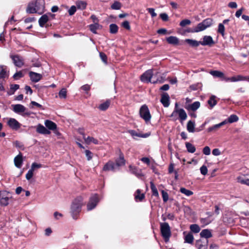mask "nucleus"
<instances>
[{"label":"nucleus","instance_id":"nucleus-1","mask_svg":"<svg viewBox=\"0 0 249 249\" xmlns=\"http://www.w3.org/2000/svg\"><path fill=\"white\" fill-rule=\"evenodd\" d=\"M159 73L157 72L155 74L153 73V70L150 69L146 71L143 73L141 77V80L144 82H151L152 83H162L164 79L162 76H159Z\"/></svg>","mask_w":249,"mask_h":249},{"label":"nucleus","instance_id":"nucleus-2","mask_svg":"<svg viewBox=\"0 0 249 249\" xmlns=\"http://www.w3.org/2000/svg\"><path fill=\"white\" fill-rule=\"evenodd\" d=\"M45 8L44 0H36L35 1L29 2L28 4L26 12L30 14L37 13L41 14Z\"/></svg>","mask_w":249,"mask_h":249},{"label":"nucleus","instance_id":"nucleus-3","mask_svg":"<svg viewBox=\"0 0 249 249\" xmlns=\"http://www.w3.org/2000/svg\"><path fill=\"white\" fill-rule=\"evenodd\" d=\"M178 115L181 122L185 121L187 117L185 110L183 108H179L178 103H176L174 110L170 117L172 118L174 121H176L178 119Z\"/></svg>","mask_w":249,"mask_h":249},{"label":"nucleus","instance_id":"nucleus-4","mask_svg":"<svg viewBox=\"0 0 249 249\" xmlns=\"http://www.w3.org/2000/svg\"><path fill=\"white\" fill-rule=\"evenodd\" d=\"M83 204V198L78 196L73 201L71 206V213L73 219H77V214L81 211Z\"/></svg>","mask_w":249,"mask_h":249},{"label":"nucleus","instance_id":"nucleus-5","mask_svg":"<svg viewBox=\"0 0 249 249\" xmlns=\"http://www.w3.org/2000/svg\"><path fill=\"white\" fill-rule=\"evenodd\" d=\"M213 24V19L208 18L204 19L202 22L199 23L192 30L188 31L189 32L197 33L205 30L207 28L211 26Z\"/></svg>","mask_w":249,"mask_h":249},{"label":"nucleus","instance_id":"nucleus-6","mask_svg":"<svg viewBox=\"0 0 249 249\" xmlns=\"http://www.w3.org/2000/svg\"><path fill=\"white\" fill-rule=\"evenodd\" d=\"M160 230L162 236L165 242H168L171 236V229L168 223H160Z\"/></svg>","mask_w":249,"mask_h":249},{"label":"nucleus","instance_id":"nucleus-7","mask_svg":"<svg viewBox=\"0 0 249 249\" xmlns=\"http://www.w3.org/2000/svg\"><path fill=\"white\" fill-rule=\"evenodd\" d=\"M139 114L146 124H147L150 122L152 116L149 109L146 105H143L140 107Z\"/></svg>","mask_w":249,"mask_h":249},{"label":"nucleus","instance_id":"nucleus-8","mask_svg":"<svg viewBox=\"0 0 249 249\" xmlns=\"http://www.w3.org/2000/svg\"><path fill=\"white\" fill-rule=\"evenodd\" d=\"M99 202L98 196L96 194L92 196L90 198L89 203L87 204L88 211H91L93 209Z\"/></svg>","mask_w":249,"mask_h":249},{"label":"nucleus","instance_id":"nucleus-9","mask_svg":"<svg viewBox=\"0 0 249 249\" xmlns=\"http://www.w3.org/2000/svg\"><path fill=\"white\" fill-rule=\"evenodd\" d=\"M13 110V111L18 114H22L23 113L26 115H30V113L28 112H26V108L23 105L21 104H17L12 105Z\"/></svg>","mask_w":249,"mask_h":249},{"label":"nucleus","instance_id":"nucleus-10","mask_svg":"<svg viewBox=\"0 0 249 249\" xmlns=\"http://www.w3.org/2000/svg\"><path fill=\"white\" fill-rule=\"evenodd\" d=\"M10 57L12 59L15 65L18 67L21 68L24 64L23 60L22 57L18 55H11Z\"/></svg>","mask_w":249,"mask_h":249},{"label":"nucleus","instance_id":"nucleus-11","mask_svg":"<svg viewBox=\"0 0 249 249\" xmlns=\"http://www.w3.org/2000/svg\"><path fill=\"white\" fill-rule=\"evenodd\" d=\"M214 44L212 37L210 36H205L203 37V40L200 41V45L203 46H213Z\"/></svg>","mask_w":249,"mask_h":249},{"label":"nucleus","instance_id":"nucleus-12","mask_svg":"<svg viewBox=\"0 0 249 249\" xmlns=\"http://www.w3.org/2000/svg\"><path fill=\"white\" fill-rule=\"evenodd\" d=\"M125 160L123 153L120 150H119V158L115 160L116 167H120L125 165Z\"/></svg>","mask_w":249,"mask_h":249},{"label":"nucleus","instance_id":"nucleus-13","mask_svg":"<svg viewBox=\"0 0 249 249\" xmlns=\"http://www.w3.org/2000/svg\"><path fill=\"white\" fill-rule=\"evenodd\" d=\"M29 75L31 80L35 83L38 82L42 78V74L33 71H30Z\"/></svg>","mask_w":249,"mask_h":249},{"label":"nucleus","instance_id":"nucleus-14","mask_svg":"<svg viewBox=\"0 0 249 249\" xmlns=\"http://www.w3.org/2000/svg\"><path fill=\"white\" fill-rule=\"evenodd\" d=\"M23 157L22 154H19L15 157L14 159V164L15 166L18 168H20L23 164Z\"/></svg>","mask_w":249,"mask_h":249},{"label":"nucleus","instance_id":"nucleus-15","mask_svg":"<svg viewBox=\"0 0 249 249\" xmlns=\"http://www.w3.org/2000/svg\"><path fill=\"white\" fill-rule=\"evenodd\" d=\"M227 124V120H225L219 124H216L209 127L207 129L208 132H215L219 129L221 126Z\"/></svg>","mask_w":249,"mask_h":249},{"label":"nucleus","instance_id":"nucleus-16","mask_svg":"<svg viewBox=\"0 0 249 249\" xmlns=\"http://www.w3.org/2000/svg\"><path fill=\"white\" fill-rule=\"evenodd\" d=\"M8 124L13 129L17 130L20 126V124L14 118H10L8 121Z\"/></svg>","mask_w":249,"mask_h":249},{"label":"nucleus","instance_id":"nucleus-17","mask_svg":"<svg viewBox=\"0 0 249 249\" xmlns=\"http://www.w3.org/2000/svg\"><path fill=\"white\" fill-rule=\"evenodd\" d=\"M116 168L115 163L109 160L103 167V170L105 171H114Z\"/></svg>","mask_w":249,"mask_h":249},{"label":"nucleus","instance_id":"nucleus-18","mask_svg":"<svg viewBox=\"0 0 249 249\" xmlns=\"http://www.w3.org/2000/svg\"><path fill=\"white\" fill-rule=\"evenodd\" d=\"M5 192H0V203L4 206L9 204V197L5 195Z\"/></svg>","mask_w":249,"mask_h":249},{"label":"nucleus","instance_id":"nucleus-19","mask_svg":"<svg viewBox=\"0 0 249 249\" xmlns=\"http://www.w3.org/2000/svg\"><path fill=\"white\" fill-rule=\"evenodd\" d=\"M160 102L164 107H169L170 102L169 96L168 93H163L162 94Z\"/></svg>","mask_w":249,"mask_h":249},{"label":"nucleus","instance_id":"nucleus-20","mask_svg":"<svg viewBox=\"0 0 249 249\" xmlns=\"http://www.w3.org/2000/svg\"><path fill=\"white\" fill-rule=\"evenodd\" d=\"M208 240H198L196 241V246L198 249H207Z\"/></svg>","mask_w":249,"mask_h":249},{"label":"nucleus","instance_id":"nucleus-21","mask_svg":"<svg viewBox=\"0 0 249 249\" xmlns=\"http://www.w3.org/2000/svg\"><path fill=\"white\" fill-rule=\"evenodd\" d=\"M200 106V102L196 101L194 102L193 104L188 105L185 107V108L188 110H192L195 111Z\"/></svg>","mask_w":249,"mask_h":249},{"label":"nucleus","instance_id":"nucleus-22","mask_svg":"<svg viewBox=\"0 0 249 249\" xmlns=\"http://www.w3.org/2000/svg\"><path fill=\"white\" fill-rule=\"evenodd\" d=\"M36 130L37 132L42 134H50L51 133L49 130L41 124H38L37 125Z\"/></svg>","mask_w":249,"mask_h":249},{"label":"nucleus","instance_id":"nucleus-23","mask_svg":"<svg viewBox=\"0 0 249 249\" xmlns=\"http://www.w3.org/2000/svg\"><path fill=\"white\" fill-rule=\"evenodd\" d=\"M44 124L47 128H48L49 130H54L56 129L57 126L55 123L54 122L50 121V120H46L45 121Z\"/></svg>","mask_w":249,"mask_h":249},{"label":"nucleus","instance_id":"nucleus-24","mask_svg":"<svg viewBox=\"0 0 249 249\" xmlns=\"http://www.w3.org/2000/svg\"><path fill=\"white\" fill-rule=\"evenodd\" d=\"M8 75L6 67L0 66V79H4L7 77Z\"/></svg>","mask_w":249,"mask_h":249},{"label":"nucleus","instance_id":"nucleus-25","mask_svg":"<svg viewBox=\"0 0 249 249\" xmlns=\"http://www.w3.org/2000/svg\"><path fill=\"white\" fill-rule=\"evenodd\" d=\"M200 235L201 237L205 238L207 240L212 236L211 231L208 229L203 230L200 233Z\"/></svg>","mask_w":249,"mask_h":249},{"label":"nucleus","instance_id":"nucleus-26","mask_svg":"<svg viewBox=\"0 0 249 249\" xmlns=\"http://www.w3.org/2000/svg\"><path fill=\"white\" fill-rule=\"evenodd\" d=\"M145 197V195L143 193H141V191L140 189H138L135 194V198L136 201H141Z\"/></svg>","mask_w":249,"mask_h":249},{"label":"nucleus","instance_id":"nucleus-27","mask_svg":"<svg viewBox=\"0 0 249 249\" xmlns=\"http://www.w3.org/2000/svg\"><path fill=\"white\" fill-rule=\"evenodd\" d=\"M185 42L193 47H198L200 45V41H198L191 39H186L185 40Z\"/></svg>","mask_w":249,"mask_h":249},{"label":"nucleus","instance_id":"nucleus-28","mask_svg":"<svg viewBox=\"0 0 249 249\" xmlns=\"http://www.w3.org/2000/svg\"><path fill=\"white\" fill-rule=\"evenodd\" d=\"M166 40L168 43L173 45H177L179 42L178 38L174 36H170L167 37Z\"/></svg>","mask_w":249,"mask_h":249},{"label":"nucleus","instance_id":"nucleus-29","mask_svg":"<svg viewBox=\"0 0 249 249\" xmlns=\"http://www.w3.org/2000/svg\"><path fill=\"white\" fill-rule=\"evenodd\" d=\"M237 182L242 184L249 186V178L244 176H239L237 178Z\"/></svg>","mask_w":249,"mask_h":249},{"label":"nucleus","instance_id":"nucleus-30","mask_svg":"<svg viewBox=\"0 0 249 249\" xmlns=\"http://www.w3.org/2000/svg\"><path fill=\"white\" fill-rule=\"evenodd\" d=\"M129 168L130 171L138 177H140L143 176L142 172L135 167L133 166L132 165H130Z\"/></svg>","mask_w":249,"mask_h":249},{"label":"nucleus","instance_id":"nucleus-31","mask_svg":"<svg viewBox=\"0 0 249 249\" xmlns=\"http://www.w3.org/2000/svg\"><path fill=\"white\" fill-rule=\"evenodd\" d=\"M49 20V18L46 15L42 16L38 20V23L41 27H43L45 23L47 22Z\"/></svg>","mask_w":249,"mask_h":249},{"label":"nucleus","instance_id":"nucleus-32","mask_svg":"<svg viewBox=\"0 0 249 249\" xmlns=\"http://www.w3.org/2000/svg\"><path fill=\"white\" fill-rule=\"evenodd\" d=\"M195 123L194 122L189 121L187 123V129L189 132L193 133L195 132Z\"/></svg>","mask_w":249,"mask_h":249},{"label":"nucleus","instance_id":"nucleus-33","mask_svg":"<svg viewBox=\"0 0 249 249\" xmlns=\"http://www.w3.org/2000/svg\"><path fill=\"white\" fill-rule=\"evenodd\" d=\"M208 104L211 107V108H213L217 104V101L216 100V96L212 95L210 97V99L208 101Z\"/></svg>","mask_w":249,"mask_h":249},{"label":"nucleus","instance_id":"nucleus-34","mask_svg":"<svg viewBox=\"0 0 249 249\" xmlns=\"http://www.w3.org/2000/svg\"><path fill=\"white\" fill-rule=\"evenodd\" d=\"M185 146L188 152L194 153L196 151V147L192 143L188 142H186Z\"/></svg>","mask_w":249,"mask_h":249},{"label":"nucleus","instance_id":"nucleus-35","mask_svg":"<svg viewBox=\"0 0 249 249\" xmlns=\"http://www.w3.org/2000/svg\"><path fill=\"white\" fill-rule=\"evenodd\" d=\"M84 141L85 142L88 144H90L91 142H92L95 144H98V141L92 137L89 136L87 138H85Z\"/></svg>","mask_w":249,"mask_h":249},{"label":"nucleus","instance_id":"nucleus-36","mask_svg":"<svg viewBox=\"0 0 249 249\" xmlns=\"http://www.w3.org/2000/svg\"><path fill=\"white\" fill-rule=\"evenodd\" d=\"M246 80V76H244L241 75H238L235 76L231 77V82H235L240 81Z\"/></svg>","mask_w":249,"mask_h":249},{"label":"nucleus","instance_id":"nucleus-37","mask_svg":"<svg viewBox=\"0 0 249 249\" xmlns=\"http://www.w3.org/2000/svg\"><path fill=\"white\" fill-rule=\"evenodd\" d=\"M150 187H151V189L152 191L153 196H156V197H159V195L158 190H157L156 187L155 186V185H154V184L153 183V182H150Z\"/></svg>","mask_w":249,"mask_h":249},{"label":"nucleus","instance_id":"nucleus-38","mask_svg":"<svg viewBox=\"0 0 249 249\" xmlns=\"http://www.w3.org/2000/svg\"><path fill=\"white\" fill-rule=\"evenodd\" d=\"M128 132L134 138H135V137H146V135H142L140 133H137L135 130H129L128 131Z\"/></svg>","mask_w":249,"mask_h":249},{"label":"nucleus","instance_id":"nucleus-39","mask_svg":"<svg viewBox=\"0 0 249 249\" xmlns=\"http://www.w3.org/2000/svg\"><path fill=\"white\" fill-rule=\"evenodd\" d=\"M194 238L193 234L190 233L187 234L185 236V238H184L185 242L187 243H189V244L193 243V242L194 241Z\"/></svg>","mask_w":249,"mask_h":249},{"label":"nucleus","instance_id":"nucleus-40","mask_svg":"<svg viewBox=\"0 0 249 249\" xmlns=\"http://www.w3.org/2000/svg\"><path fill=\"white\" fill-rule=\"evenodd\" d=\"M210 74L214 77H224V73L218 71H212L210 72Z\"/></svg>","mask_w":249,"mask_h":249},{"label":"nucleus","instance_id":"nucleus-41","mask_svg":"<svg viewBox=\"0 0 249 249\" xmlns=\"http://www.w3.org/2000/svg\"><path fill=\"white\" fill-rule=\"evenodd\" d=\"M110 33L113 34H116L118 31V27L115 24H111L109 25Z\"/></svg>","mask_w":249,"mask_h":249},{"label":"nucleus","instance_id":"nucleus-42","mask_svg":"<svg viewBox=\"0 0 249 249\" xmlns=\"http://www.w3.org/2000/svg\"><path fill=\"white\" fill-rule=\"evenodd\" d=\"M191 231L194 233H198L200 231V228L197 224H192L190 226Z\"/></svg>","mask_w":249,"mask_h":249},{"label":"nucleus","instance_id":"nucleus-43","mask_svg":"<svg viewBox=\"0 0 249 249\" xmlns=\"http://www.w3.org/2000/svg\"><path fill=\"white\" fill-rule=\"evenodd\" d=\"M110 105V102L108 101H107L106 102L101 104L99 107V108L101 110H106L108 108Z\"/></svg>","mask_w":249,"mask_h":249},{"label":"nucleus","instance_id":"nucleus-44","mask_svg":"<svg viewBox=\"0 0 249 249\" xmlns=\"http://www.w3.org/2000/svg\"><path fill=\"white\" fill-rule=\"evenodd\" d=\"M225 29L223 24L219 23L218 24L217 32L220 34L222 36H224L225 35Z\"/></svg>","mask_w":249,"mask_h":249},{"label":"nucleus","instance_id":"nucleus-45","mask_svg":"<svg viewBox=\"0 0 249 249\" xmlns=\"http://www.w3.org/2000/svg\"><path fill=\"white\" fill-rule=\"evenodd\" d=\"M180 192L188 196H190L193 194V192L192 191L183 187L180 189Z\"/></svg>","mask_w":249,"mask_h":249},{"label":"nucleus","instance_id":"nucleus-46","mask_svg":"<svg viewBox=\"0 0 249 249\" xmlns=\"http://www.w3.org/2000/svg\"><path fill=\"white\" fill-rule=\"evenodd\" d=\"M238 120V117L236 115H231L227 120V123H232Z\"/></svg>","mask_w":249,"mask_h":249},{"label":"nucleus","instance_id":"nucleus-47","mask_svg":"<svg viewBox=\"0 0 249 249\" xmlns=\"http://www.w3.org/2000/svg\"><path fill=\"white\" fill-rule=\"evenodd\" d=\"M59 97L61 99H65L67 97V90L65 88L61 89L59 92Z\"/></svg>","mask_w":249,"mask_h":249},{"label":"nucleus","instance_id":"nucleus-48","mask_svg":"<svg viewBox=\"0 0 249 249\" xmlns=\"http://www.w3.org/2000/svg\"><path fill=\"white\" fill-rule=\"evenodd\" d=\"M99 27V25L98 23H96L95 24H92L89 25L90 30L94 34H96V30L98 29Z\"/></svg>","mask_w":249,"mask_h":249},{"label":"nucleus","instance_id":"nucleus-49","mask_svg":"<svg viewBox=\"0 0 249 249\" xmlns=\"http://www.w3.org/2000/svg\"><path fill=\"white\" fill-rule=\"evenodd\" d=\"M121 7V4L120 2L116 1L111 6V8L114 10H119Z\"/></svg>","mask_w":249,"mask_h":249},{"label":"nucleus","instance_id":"nucleus-50","mask_svg":"<svg viewBox=\"0 0 249 249\" xmlns=\"http://www.w3.org/2000/svg\"><path fill=\"white\" fill-rule=\"evenodd\" d=\"M76 6L79 9H84L86 7V3L84 1H79L76 2Z\"/></svg>","mask_w":249,"mask_h":249},{"label":"nucleus","instance_id":"nucleus-51","mask_svg":"<svg viewBox=\"0 0 249 249\" xmlns=\"http://www.w3.org/2000/svg\"><path fill=\"white\" fill-rule=\"evenodd\" d=\"M42 167L41 164L37 163L36 162H33L31 165V169L34 171L36 169L40 168Z\"/></svg>","mask_w":249,"mask_h":249},{"label":"nucleus","instance_id":"nucleus-52","mask_svg":"<svg viewBox=\"0 0 249 249\" xmlns=\"http://www.w3.org/2000/svg\"><path fill=\"white\" fill-rule=\"evenodd\" d=\"M161 195H162V197L163 198V201L164 202H166L168 201V198H169V196H168V193L167 192H166L165 191H164V190H162L161 191Z\"/></svg>","mask_w":249,"mask_h":249},{"label":"nucleus","instance_id":"nucleus-53","mask_svg":"<svg viewBox=\"0 0 249 249\" xmlns=\"http://www.w3.org/2000/svg\"><path fill=\"white\" fill-rule=\"evenodd\" d=\"M191 22L189 19H184L182 20L179 23V25L181 27H184L186 25H190Z\"/></svg>","mask_w":249,"mask_h":249},{"label":"nucleus","instance_id":"nucleus-54","mask_svg":"<svg viewBox=\"0 0 249 249\" xmlns=\"http://www.w3.org/2000/svg\"><path fill=\"white\" fill-rule=\"evenodd\" d=\"M33 175L34 171L30 169L26 175V178L27 180H29L33 177Z\"/></svg>","mask_w":249,"mask_h":249},{"label":"nucleus","instance_id":"nucleus-55","mask_svg":"<svg viewBox=\"0 0 249 249\" xmlns=\"http://www.w3.org/2000/svg\"><path fill=\"white\" fill-rule=\"evenodd\" d=\"M200 170L201 174L204 176L207 175L208 173V169L205 165L202 166L200 168Z\"/></svg>","mask_w":249,"mask_h":249},{"label":"nucleus","instance_id":"nucleus-56","mask_svg":"<svg viewBox=\"0 0 249 249\" xmlns=\"http://www.w3.org/2000/svg\"><path fill=\"white\" fill-rule=\"evenodd\" d=\"M203 153L205 155H209L211 153L210 148L208 146L204 147L203 149Z\"/></svg>","mask_w":249,"mask_h":249},{"label":"nucleus","instance_id":"nucleus-57","mask_svg":"<svg viewBox=\"0 0 249 249\" xmlns=\"http://www.w3.org/2000/svg\"><path fill=\"white\" fill-rule=\"evenodd\" d=\"M85 154L88 160H90L92 158V153L89 150L85 151Z\"/></svg>","mask_w":249,"mask_h":249},{"label":"nucleus","instance_id":"nucleus-58","mask_svg":"<svg viewBox=\"0 0 249 249\" xmlns=\"http://www.w3.org/2000/svg\"><path fill=\"white\" fill-rule=\"evenodd\" d=\"M76 11V8L75 6L73 5L71 7L69 10V14L70 16L73 15Z\"/></svg>","mask_w":249,"mask_h":249},{"label":"nucleus","instance_id":"nucleus-59","mask_svg":"<svg viewBox=\"0 0 249 249\" xmlns=\"http://www.w3.org/2000/svg\"><path fill=\"white\" fill-rule=\"evenodd\" d=\"M23 76V75L21 71H18V72H16L15 74H14V75H13V78L17 80V79H18V78H20V77H22Z\"/></svg>","mask_w":249,"mask_h":249},{"label":"nucleus","instance_id":"nucleus-60","mask_svg":"<svg viewBox=\"0 0 249 249\" xmlns=\"http://www.w3.org/2000/svg\"><path fill=\"white\" fill-rule=\"evenodd\" d=\"M147 10L151 14L152 18L155 17L157 16V14L155 12L154 8H149L147 9Z\"/></svg>","mask_w":249,"mask_h":249},{"label":"nucleus","instance_id":"nucleus-61","mask_svg":"<svg viewBox=\"0 0 249 249\" xmlns=\"http://www.w3.org/2000/svg\"><path fill=\"white\" fill-rule=\"evenodd\" d=\"M100 57L102 60L105 63H107V55L103 53H100Z\"/></svg>","mask_w":249,"mask_h":249},{"label":"nucleus","instance_id":"nucleus-62","mask_svg":"<svg viewBox=\"0 0 249 249\" xmlns=\"http://www.w3.org/2000/svg\"><path fill=\"white\" fill-rule=\"evenodd\" d=\"M19 88V86L18 85H17V84H13V85H11V86H10V89L11 90H12L13 91V93H14V92L16 90H17Z\"/></svg>","mask_w":249,"mask_h":249},{"label":"nucleus","instance_id":"nucleus-63","mask_svg":"<svg viewBox=\"0 0 249 249\" xmlns=\"http://www.w3.org/2000/svg\"><path fill=\"white\" fill-rule=\"evenodd\" d=\"M122 26L124 28L127 30H130V26L129 25V23L128 21H124L122 23Z\"/></svg>","mask_w":249,"mask_h":249},{"label":"nucleus","instance_id":"nucleus-64","mask_svg":"<svg viewBox=\"0 0 249 249\" xmlns=\"http://www.w3.org/2000/svg\"><path fill=\"white\" fill-rule=\"evenodd\" d=\"M160 17L163 21H167L168 19V16L166 13L160 14Z\"/></svg>","mask_w":249,"mask_h":249}]
</instances>
